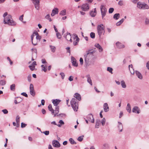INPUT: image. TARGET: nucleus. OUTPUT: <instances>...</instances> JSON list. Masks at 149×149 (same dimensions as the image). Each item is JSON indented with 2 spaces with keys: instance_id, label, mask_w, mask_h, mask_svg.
<instances>
[{
  "instance_id": "f257e3e1",
  "label": "nucleus",
  "mask_w": 149,
  "mask_h": 149,
  "mask_svg": "<svg viewBox=\"0 0 149 149\" xmlns=\"http://www.w3.org/2000/svg\"><path fill=\"white\" fill-rule=\"evenodd\" d=\"M74 97L76 99L73 98L70 101V103L74 111H77L78 108V102L77 101V99L79 101L81 100V97L80 95L78 93H75L74 95Z\"/></svg>"
},
{
  "instance_id": "f03ea898",
  "label": "nucleus",
  "mask_w": 149,
  "mask_h": 149,
  "mask_svg": "<svg viewBox=\"0 0 149 149\" xmlns=\"http://www.w3.org/2000/svg\"><path fill=\"white\" fill-rule=\"evenodd\" d=\"M3 23L4 24H7L11 26H15L16 25V22L13 20L12 16L9 15L6 18H4Z\"/></svg>"
},
{
  "instance_id": "7ed1b4c3",
  "label": "nucleus",
  "mask_w": 149,
  "mask_h": 149,
  "mask_svg": "<svg viewBox=\"0 0 149 149\" xmlns=\"http://www.w3.org/2000/svg\"><path fill=\"white\" fill-rule=\"evenodd\" d=\"M97 33L100 38L102 34H104L105 32V27L103 24L98 25L97 26Z\"/></svg>"
},
{
  "instance_id": "20e7f679",
  "label": "nucleus",
  "mask_w": 149,
  "mask_h": 149,
  "mask_svg": "<svg viewBox=\"0 0 149 149\" xmlns=\"http://www.w3.org/2000/svg\"><path fill=\"white\" fill-rule=\"evenodd\" d=\"M95 52L94 51L89 50L88 51L86 54L84 55L85 61L86 63H88L89 60L93 56V54Z\"/></svg>"
},
{
  "instance_id": "39448f33",
  "label": "nucleus",
  "mask_w": 149,
  "mask_h": 149,
  "mask_svg": "<svg viewBox=\"0 0 149 149\" xmlns=\"http://www.w3.org/2000/svg\"><path fill=\"white\" fill-rule=\"evenodd\" d=\"M100 9L102 18V19H104V17L106 14L107 9L104 5H102L100 6Z\"/></svg>"
},
{
  "instance_id": "423d86ee",
  "label": "nucleus",
  "mask_w": 149,
  "mask_h": 149,
  "mask_svg": "<svg viewBox=\"0 0 149 149\" xmlns=\"http://www.w3.org/2000/svg\"><path fill=\"white\" fill-rule=\"evenodd\" d=\"M137 6L140 9H147L149 8L148 6L147 5L142 4L140 2H139L137 3Z\"/></svg>"
},
{
  "instance_id": "0eeeda50",
  "label": "nucleus",
  "mask_w": 149,
  "mask_h": 149,
  "mask_svg": "<svg viewBox=\"0 0 149 149\" xmlns=\"http://www.w3.org/2000/svg\"><path fill=\"white\" fill-rule=\"evenodd\" d=\"M74 36V41L73 42V45L74 46L77 45L78 43L79 39L77 36V35L76 34H74L72 35Z\"/></svg>"
},
{
  "instance_id": "6e6552de",
  "label": "nucleus",
  "mask_w": 149,
  "mask_h": 149,
  "mask_svg": "<svg viewBox=\"0 0 149 149\" xmlns=\"http://www.w3.org/2000/svg\"><path fill=\"white\" fill-rule=\"evenodd\" d=\"M29 89L30 93L31 95H32L33 96H34L35 95V92L34 88L33 85L32 84H30Z\"/></svg>"
},
{
  "instance_id": "1a4fd4ad",
  "label": "nucleus",
  "mask_w": 149,
  "mask_h": 149,
  "mask_svg": "<svg viewBox=\"0 0 149 149\" xmlns=\"http://www.w3.org/2000/svg\"><path fill=\"white\" fill-rule=\"evenodd\" d=\"M87 119L91 122L93 123L94 122V120L92 114H89L87 116Z\"/></svg>"
},
{
  "instance_id": "9d476101",
  "label": "nucleus",
  "mask_w": 149,
  "mask_h": 149,
  "mask_svg": "<svg viewBox=\"0 0 149 149\" xmlns=\"http://www.w3.org/2000/svg\"><path fill=\"white\" fill-rule=\"evenodd\" d=\"M52 144L53 146L56 148H59L60 146V145L59 142L56 140H54L52 141Z\"/></svg>"
},
{
  "instance_id": "9b49d317",
  "label": "nucleus",
  "mask_w": 149,
  "mask_h": 149,
  "mask_svg": "<svg viewBox=\"0 0 149 149\" xmlns=\"http://www.w3.org/2000/svg\"><path fill=\"white\" fill-rule=\"evenodd\" d=\"M132 112L133 113L139 114L140 112V110L138 107L134 106L132 109Z\"/></svg>"
},
{
  "instance_id": "f8f14e48",
  "label": "nucleus",
  "mask_w": 149,
  "mask_h": 149,
  "mask_svg": "<svg viewBox=\"0 0 149 149\" xmlns=\"http://www.w3.org/2000/svg\"><path fill=\"white\" fill-rule=\"evenodd\" d=\"M71 34L70 33H67L66 35H64V37L68 41H70L71 42H72V40L71 39Z\"/></svg>"
},
{
  "instance_id": "ddd939ff",
  "label": "nucleus",
  "mask_w": 149,
  "mask_h": 149,
  "mask_svg": "<svg viewBox=\"0 0 149 149\" xmlns=\"http://www.w3.org/2000/svg\"><path fill=\"white\" fill-rule=\"evenodd\" d=\"M89 9V6L87 4H84L81 6V9L84 11L88 10Z\"/></svg>"
},
{
  "instance_id": "4468645a",
  "label": "nucleus",
  "mask_w": 149,
  "mask_h": 149,
  "mask_svg": "<svg viewBox=\"0 0 149 149\" xmlns=\"http://www.w3.org/2000/svg\"><path fill=\"white\" fill-rule=\"evenodd\" d=\"M71 62L72 65L74 66L77 67L78 66V63L76 62V59L73 56L71 57Z\"/></svg>"
},
{
  "instance_id": "2eb2a0df",
  "label": "nucleus",
  "mask_w": 149,
  "mask_h": 149,
  "mask_svg": "<svg viewBox=\"0 0 149 149\" xmlns=\"http://www.w3.org/2000/svg\"><path fill=\"white\" fill-rule=\"evenodd\" d=\"M36 65V62L35 61H34L32 63L31 65L29 66V67L31 70L33 71L34 70L35 68V65Z\"/></svg>"
},
{
  "instance_id": "dca6fc26",
  "label": "nucleus",
  "mask_w": 149,
  "mask_h": 149,
  "mask_svg": "<svg viewBox=\"0 0 149 149\" xmlns=\"http://www.w3.org/2000/svg\"><path fill=\"white\" fill-rule=\"evenodd\" d=\"M58 12V9L55 8L52 10L51 15L52 16H54L55 14H57Z\"/></svg>"
},
{
  "instance_id": "f3484780",
  "label": "nucleus",
  "mask_w": 149,
  "mask_h": 149,
  "mask_svg": "<svg viewBox=\"0 0 149 149\" xmlns=\"http://www.w3.org/2000/svg\"><path fill=\"white\" fill-rule=\"evenodd\" d=\"M61 101L59 100L55 99L52 100V102L54 105L56 106H58L57 105Z\"/></svg>"
},
{
  "instance_id": "a211bd4d",
  "label": "nucleus",
  "mask_w": 149,
  "mask_h": 149,
  "mask_svg": "<svg viewBox=\"0 0 149 149\" xmlns=\"http://www.w3.org/2000/svg\"><path fill=\"white\" fill-rule=\"evenodd\" d=\"M103 108L104 111L105 112H107L109 111V107L107 103H105L104 104Z\"/></svg>"
},
{
  "instance_id": "6ab92c4d",
  "label": "nucleus",
  "mask_w": 149,
  "mask_h": 149,
  "mask_svg": "<svg viewBox=\"0 0 149 149\" xmlns=\"http://www.w3.org/2000/svg\"><path fill=\"white\" fill-rule=\"evenodd\" d=\"M135 72L136 76L139 79H143V76L139 72L137 71H136Z\"/></svg>"
},
{
  "instance_id": "aec40b11",
  "label": "nucleus",
  "mask_w": 149,
  "mask_h": 149,
  "mask_svg": "<svg viewBox=\"0 0 149 149\" xmlns=\"http://www.w3.org/2000/svg\"><path fill=\"white\" fill-rule=\"evenodd\" d=\"M118 130L120 132H121L122 131L123 126L122 123L120 122H118Z\"/></svg>"
},
{
  "instance_id": "412c9836",
  "label": "nucleus",
  "mask_w": 149,
  "mask_h": 149,
  "mask_svg": "<svg viewBox=\"0 0 149 149\" xmlns=\"http://www.w3.org/2000/svg\"><path fill=\"white\" fill-rule=\"evenodd\" d=\"M116 46L119 49L123 48L125 46L120 42H118L116 43Z\"/></svg>"
},
{
  "instance_id": "4be33fe9",
  "label": "nucleus",
  "mask_w": 149,
  "mask_h": 149,
  "mask_svg": "<svg viewBox=\"0 0 149 149\" xmlns=\"http://www.w3.org/2000/svg\"><path fill=\"white\" fill-rule=\"evenodd\" d=\"M128 67L131 73L132 74H134V70L133 68L132 65V64L129 65Z\"/></svg>"
},
{
  "instance_id": "5701e85b",
  "label": "nucleus",
  "mask_w": 149,
  "mask_h": 149,
  "mask_svg": "<svg viewBox=\"0 0 149 149\" xmlns=\"http://www.w3.org/2000/svg\"><path fill=\"white\" fill-rule=\"evenodd\" d=\"M87 78V81L91 86L92 85V83L90 76L89 75H88L86 76Z\"/></svg>"
},
{
  "instance_id": "b1692460",
  "label": "nucleus",
  "mask_w": 149,
  "mask_h": 149,
  "mask_svg": "<svg viewBox=\"0 0 149 149\" xmlns=\"http://www.w3.org/2000/svg\"><path fill=\"white\" fill-rule=\"evenodd\" d=\"M95 46L99 50L100 52H102L103 49L101 46L98 43H96L95 44Z\"/></svg>"
},
{
  "instance_id": "393cba45",
  "label": "nucleus",
  "mask_w": 149,
  "mask_h": 149,
  "mask_svg": "<svg viewBox=\"0 0 149 149\" xmlns=\"http://www.w3.org/2000/svg\"><path fill=\"white\" fill-rule=\"evenodd\" d=\"M126 109L127 111L130 113L131 112V107L130 104L129 103H128L127 105V106L126 107Z\"/></svg>"
},
{
  "instance_id": "a878e982",
  "label": "nucleus",
  "mask_w": 149,
  "mask_h": 149,
  "mask_svg": "<svg viewBox=\"0 0 149 149\" xmlns=\"http://www.w3.org/2000/svg\"><path fill=\"white\" fill-rule=\"evenodd\" d=\"M96 14V9L95 8L93 11H92L90 13V15L91 17H94Z\"/></svg>"
},
{
  "instance_id": "bb28decb",
  "label": "nucleus",
  "mask_w": 149,
  "mask_h": 149,
  "mask_svg": "<svg viewBox=\"0 0 149 149\" xmlns=\"http://www.w3.org/2000/svg\"><path fill=\"white\" fill-rule=\"evenodd\" d=\"M48 108L49 110L51 111L52 113V114H54V110L52 108V105L51 104H50L48 106Z\"/></svg>"
},
{
  "instance_id": "cd10ccee",
  "label": "nucleus",
  "mask_w": 149,
  "mask_h": 149,
  "mask_svg": "<svg viewBox=\"0 0 149 149\" xmlns=\"http://www.w3.org/2000/svg\"><path fill=\"white\" fill-rule=\"evenodd\" d=\"M120 17V15L119 13H117L114 15L113 16L114 19L116 20L118 19Z\"/></svg>"
},
{
  "instance_id": "c85d7f7f",
  "label": "nucleus",
  "mask_w": 149,
  "mask_h": 149,
  "mask_svg": "<svg viewBox=\"0 0 149 149\" xmlns=\"http://www.w3.org/2000/svg\"><path fill=\"white\" fill-rule=\"evenodd\" d=\"M54 111L55 112V114H54V116H55L56 115H57V114L59 112V108L58 106H56L55 109Z\"/></svg>"
},
{
  "instance_id": "c756f323",
  "label": "nucleus",
  "mask_w": 149,
  "mask_h": 149,
  "mask_svg": "<svg viewBox=\"0 0 149 149\" xmlns=\"http://www.w3.org/2000/svg\"><path fill=\"white\" fill-rule=\"evenodd\" d=\"M121 85L122 87L123 88H125L126 87V85L125 83V82L123 80L121 81Z\"/></svg>"
},
{
  "instance_id": "7c9ffc66",
  "label": "nucleus",
  "mask_w": 149,
  "mask_h": 149,
  "mask_svg": "<svg viewBox=\"0 0 149 149\" xmlns=\"http://www.w3.org/2000/svg\"><path fill=\"white\" fill-rule=\"evenodd\" d=\"M32 44L34 45H36L37 44V43L38 41V40L37 39H35L33 40V39L31 40Z\"/></svg>"
},
{
  "instance_id": "2f4dec72",
  "label": "nucleus",
  "mask_w": 149,
  "mask_h": 149,
  "mask_svg": "<svg viewBox=\"0 0 149 149\" xmlns=\"http://www.w3.org/2000/svg\"><path fill=\"white\" fill-rule=\"evenodd\" d=\"M49 47L50 48V50L52 52H55L56 48L55 47L50 45Z\"/></svg>"
},
{
  "instance_id": "473e14b6",
  "label": "nucleus",
  "mask_w": 149,
  "mask_h": 149,
  "mask_svg": "<svg viewBox=\"0 0 149 149\" xmlns=\"http://www.w3.org/2000/svg\"><path fill=\"white\" fill-rule=\"evenodd\" d=\"M59 123H60V124H57V125L58 126V127H61L62 125H64V122L62 120H60L59 121Z\"/></svg>"
},
{
  "instance_id": "72a5a7b5",
  "label": "nucleus",
  "mask_w": 149,
  "mask_h": 149,
  "mask_svg": "<svg viewBox=\"0 0 149 149\" xmlns=\"http://www.w3.org/2000/svg\"><path fill=\"white\" fill-rule=\"evenodd\" d=\"M109 147V144L107 143H105L103 144V148L104 149H107Z\"/></svg>"
},
{
  "instance_id": "f704fd0d",
  "label": "nucleus",
  "mask_w": 149,
  "mask_h": 149,
  "mask_svg": "<svg viewBox=\"0 0 149 149\" xmlns=\"http://www.w3.org/2000/svg\"><path fill=\"white\" fill-rule=\"evenodd\" d=\"M125 19L124 18L120 20L118 22L116 23V25L117 26H119L124 21Z\"/></svg>"
},
{
  "instance_id": "c9c22d12",
  "label": "nucleus",
  "mask_w": 149,
  "mask_h": 149,
  "mask_svg": "<svg viewBox=\"0 0 149 149\" xmlns=\"http://www.w3.org/2000/svg\"><path fill=\"white\" fill-rule=\"evenodd\" d=\"M100 123V120L99 119H97L95 124V127L96 128H98L99 127V126Z\"/></svg>"
},
{
  "instance_id": "e433bc0d",
  "label": "nucleus",
  "mask_w": 149,
  "mask_h": 149,
  "mask_svg": "<svg viewBox=\"0 0 149 149\" xmlns=\"http://www.w3.org/2000/svg\"><path fill=\"white\" fill-rule=\"evenodd\" d=\"M15 84H13L10 86V89L11 91H14L15 90Z\"/></svg>"
},
{
  "instance_id": "4c0bfd02",
  "label": "nucleus",
  "mask_w": 149,
  "mask_h": 149,
  "mask_svg": "<svg viewBox=\"0 0 149 149\" xmlns=\"http://www.w3.org/2000/svg\"><path fill=\"white\" fill-rule=\"evenodd\" d=\"M38 34V33L37 32V31L34 32L33 33V34L31 36V40H32L33 39V37L34 36H35L36 35L37 36V35Z\"/></svg>"
},
{
  "instance_id": "58836bf2",
  "label": "nucleus",
  "mask_w": 149,
  "mask_h": 149,
  "mask_svg": "<svg viewBox=\"0 0 149 149\" xmlns=\"http://www.w3.org/2000/svg\"><path fill=\"white\" fill-rule=\"evenodd\" d=\"M69 141L70 143L72 144H76V143L72 138H70L69 139Z\"/></svg>"
},
{
  "instance_id": "ea45409f",
  "label": "nucleus",
  "mask_w": 149,
  "mask_h": 149,
  "mask_svg": "<svg viewBox=\"0 0 149 149\" xmlns=\"http://www.w3.org/2000/svg\"><path fill=\"white\" fill-rule=\"evenodd\" d=\"M66 11L65 10H62L60 13V14L62 15H65Z\"/></svg>"
},
{
  "instance_id": "a19ab883",
  "label": "nucleus",
  "mask_w": 149,
  "mask_h": 149,
  "mask_svg": "<svg viewBox=\"0 0 149 149\" xmlns=\"http://www.w3.org/2000/svg\"><path fill=\"white\" fill-rule=\"evenodd\" d=\"M6 83V81L5 80H1L0 81V84L1 85H4Z\"/></svg>"
},
{
  "instance_id": "79ce46f5",
  "label": "nucleus",
  "mask_w": 149,
  "mask_h": 149,
  "mask_svg": "<svg viewBox=\"0 0 149 149\" xmlns=\"http://www.w3.org/2000/svg\"><path fill=\"white\" fill-rule=\"evenodd\" d=\"M107 70L111 73L112 74L113 69L110 67H108L107 68Z\"/></svg>"
},
{
  "instance_id": "37998d69",
  "label": "nucleus",
  "mask_w": 149,
  "mask_h": 149,
  "mask_svg": "<svg viewBox=\"0 0 149 149\" xmlns=\"http://www.w3.org/2000/svg\"><path fill=\"white\" fill-rule=\"evenodd\" d=\"M84 137V136H82L79 137L77 139V140L79 141H82Z\"/></svg>"
},
{
  "instance_id": "c03bdc74",
  "label": "nucleus",
  "mask_w": 149,
  "mask_h": 149,
  "mask_svg": "<svg viewBox=\"0 0 149 149\" xmlns=\"http://www.w3.org/2000/svg\"><path fill=\"white\" fill-rule=\"evenodd\" d=\"M50 17V16L48 14L45 16V18L47 19H49V22H51L52 21V20Z\"/></svg>"
},
{
  "instance_id": "a18cd8bd",
  "label": "nucleus",
  "mask_w": 149,
  "mask_h": 149,
  "mask_svg": "<svg viewBox=\"0 0 149 149\" xmlns=\"http://www.w3.org/2000/svg\"><path fill=\"white\" fill-rule=\"evenodd\" d=\"M106 121V120L105 118H104L101 120V123H102V125L103 126L104 125Z\"/></svg>"
},
{
  "instance_id": "49530a36",
  "label": "nucleus",
  "mask_w": 149,
  "mask_h": 149,
  "mask_svg": "<svg viewBox=\"0 0 149 149\" xmlns=\"http://www.w3.org/2000/svg\"><path fill=\"white\" fill-rule=\"evenodd\" d=\"M90 36L92 38H95V33L93 32H91L90 33Z\"/></svg>"
},
{
  "instance_id": "de8ad7c7",
  "label": "nucleus",
  "mask_w": 149,
  "mask_h": 149,
  "mask_svg": "<svg viewBox=\"0 0 149 149\" xmlns=\"http://www.w3.org/2000/svg\"><path fill=\"white\" fill-rule=\"evenodd\" d=\"M56 35L58 39H61V36L60 33H59L57 32L56 33Z\"/></svg>"
},
{
  "instance_id": "09e8293b",
  "label": "nucleus",
  "mask_w": 149,
  "mask_h": 149,
  "mask_svg": "<svg viewBox=\"0 0 149 149\" xmlns=\"http://www.w3.org/2000/svg\"><path fill=\"white\" fill-rule=\"evenodd\" d=\"M16 121L17 123H19V117L18 116H16Z\"/></svg>"
},
{
  "instance_id": "8fccbe9b",
  "label": "nucleus",
  "mask_w": 149,
  "mask_h": 149,
  "mask_svg": "<svg viewBox=\"0 0 149 149\" xmlns=\"http://www.w3.org/2000/svg\"><path fill=\"white\" fill-rule=\"evenodd\" d=\"M41 39V37L39 35V34L37 35L36 39H37L39 42Z\"/></svg>"
},
{
  "instance_id": "3c124183",
  "label": "nucleus",
  "mask_w": 149,
  "mask_h": 149,
  "mask_svg": "<svg viewBox=\"0 0 149 149\" xmlns=\"http://www.w3.org/2000/svg\"><path fill=\"white\" fill-rule=\"evenodd\" d=\"M114 11V9L112 8H110L109 10V13H112Z\"/></svg>"
},
{
  "instance_id": "603ef678",
  "label": "nucleus",
  "mask_w": 149,
  "mask_h": 149,
  "mask_svg": "<svg viewBox=\"0 0 149 149\" xmlns=\"http://www.w3.org/2000/svg\"><path fill=\"white\" fill-rule=\"evenodd\" d=\"M31 50L33 51H34V52H35V53H34L33 52V53L34 54H35V55L36 56V52H37V50L36 49H31Z\"/></svg>"
},
{
  "instance_id": "864d4df0",
  "label": "nucleus",
  "mask_w": 149,
  "mask_h": 149,
  "mask_svg": "<svg viewBox=\"0 0 149 149\" xmlns=\"http://www.w3.org/2000/svg\"><path fill=\"white\" fill-rule=\"evenodd\" d=\"M42 133L45 134L46 135H48L49 134V131H46L43 132Z\"/></svg>"
},
{
  "instance_id": "5fc2aeb1",
  "label": "nucleus",
  "mask_w": 149,
  "mask_h": 149,
  "mask_svg": "<svg viewBox=\"0 0 149 149\" xmlns=\"http://www.w3.org/2000/svg\"><path fill=\"white\" fill-rule=\"evenodd\" d=\"M31 75H29L27 77V79L28 81L29 82H30L31 81Z\"/></svg>"
},
{
  "instance_id": "6e6d98bb",
  "label": "nucleus",
  "mask_w": 149,
  "mask_h": 149,
  "mask_svg": "<svg viewBox=\"0 0 149 149\" xmlns=\"http://www.w3.org/2000/svg\"><path fill=\"white\" fill-rule=\"evenodd\" d=\"M145 23L146 24H149V19L148 18H146L145 21Z\"/></svg>"
},
{
  "instance_id": "4d7b16f0",
  "label": "nucleus",
  "mask_w": 149,
  "mask_h": 149,
  "mask_svg": "<svg viewBox=\"0 0 149 149\" xmlns=\"http://www.w3.org/2000/svg\"><path fill=\"white\" fill-rule=\"evenodd\" d=\"M27 125L24 123H22L21 124V127L22 128L24 127Z\"/></svg>"
},
{
  "instance_id": "13d9d810",
  "label": "nucleus",
  "mask_w": 149,
  "mask_h": 149,
  "mask_svg": "<svg viewBox=\"0 0 149 149\" xmlns=\"http://www.w3.org/2000/svg\"><path fill=\"white\" fill-rule=\"evenodd\" d=\"M2 111L5 114H7L8 112V111L6 109H4L2 110Z\"/></svg>"
},
{
  "instance_id": "bf43d9fd",
  "label": "nucleus",
  "mask_w": 149,
  "mask_h": 149,
  "mask_svg": "<svg viewBox=\"0 0 149 149\" xmlns=\"http://www.w3.org/2000/svg\"><path fill=\"white\" fill-rule=\"evenodd\" d=\"M118 4L120 6H122L123 5V2L122 1H119L118 3Z\"/></svg>"
},
{
  "instance_id": "052dcab7",
  "label": "nucleus",
  "mask_w": 149,
  "mask_h": 149,
  "mask_svg": "<svg viewBox=\"0 0 149 149\" xmlns=\"http://www.w3.org/2000/svg\"><path fill=\"white\" fill-rule=\"evenodd\" d=\"M47 66H46L42 68V70H43L44 72H46L47 70Z\"/></svg>"
},
{
  "instance_id": "680f3d73",
  "label": "nucleus",
  "mask_w": 149,
  "mask_h": 149,
  "mask_svg": "<svg viewBox=\"0 0 149 149\" xmlns=\"http://www.w3.org/2000/svg\"><path fill=\"white\" fill-rule=\"evenodd\" d=\"M60 75L61 76L62 78L63 79L65 76V75L63 72H61L60 74Z\"/></svg>"
},
{
  "instance_id": "e2e57ef3",
  "label": "nucleus",
  "mask_w": 149,
  "mask_h": 149,
  "mask_svg": "<svg viewBox=\"0 0 149 149\" xmlns=\"http://www.w3.org/2000/svg\"><path fill=\"white\" fill-rule=\"evenodd\" d=\"M80 64L81 65H82L83 64V60L82 58H80L79 60Z\"/></svg>"
},
{
  "instance_id": "0e129e2a",
  "label": "nucleus",
  "mask_w": 149,
  "mask_h": 149,
  "mask_svg": "<svg viewBox=\"0 0 149 149\" xmlns=\"http://www.w3.org/2000/svg\"><path fill=\"white\" fill-rule=\"evenodd\" d=\"M8 13L7 12H5L3 15V17H4V18L6 17L8 15Z\"/></svg>"
},
{
  "instance_id": "69168bd1",
  "label": "nucleus",
  "mask_w": 149,
  "mask_h": 149,
  "mask_svg": "<svg viewBox=\"0 0 149 149\" xmlns=\"http://www.w3.org/2000/svg\"><path fill=\"white\" fill-rule=\"evenodd\" d=\"M23 17H24V15H22L21 16H20V17L19 18V20L20 21H21L22 22V21L23 20Z\"/></svg>"
},
{
  "instance_id": "338daca9",
  "label": "nucleus",
  "mask_w": 149,
  "mask_h": 149,
  "mask_svg": "<svg viewBox=\"0 0 149 149\" xmlns=\"http://www.w3.org/2000/svg\"><path fill=\"white\" fill-rule=\"evenodd\" d=\"M21 94L23 96H25L26 97H28V95L26 93L23 92L21 93Z\"/></svg>"
},
{
  "instance_id": "774afa93",
  "label": "nucleus",
  "mask_w": 149,
  "mask_h": 149,
  "mask_svg": "<svg viewBox=\"0 0 149 149\" xmlns=\"http://www.w3.org/2000/svg\"><path fill=\"white\" fill-rule=\"evenodd\" d=\"M146 67L149 70V61L146 63Z\"/></svg>"
}]
</instances>
